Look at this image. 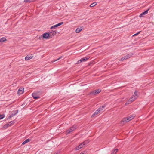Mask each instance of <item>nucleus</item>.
Instances as JSON below:
<instances>
[{"label": "nucleus", "mask_w": 154, "mask_h": 154, "mask_svg": "<svg viewBox=\"0 0 154 154\" xmlns=\"http://www.w3.org/2000/svg\"><path fill=\"white\" fill-rule=\"evenodd\" d=\"M85 153V152H82V153H81L80 154H84Z\"/></svg>", "instance_id": "obj_27"}, {"label": "nucleus", "mask_w": 154, "mask_h": 154, "mask_svg": "<svg viewBox=\"0 0 154 154\" xmlns=\"http://www.w3.org/2000/svg\"><path fill=\"white\" fill-rule=\"evenodd\" d=\"M6 39H0V42L2 43L6 41Z\"/></svg>", "instance_id": "obj_21"}, {"label": "nucleus", "mask_w": 154, "mask_h": 154, "mask_svg": "<svg viewBox=\"0 0 154 154\" xmlns=\"http://www.w3.org/2000/svg\"><path fill=\"white\" fill-rule=\"evenodd\" d=\"M83 29L82 26H81L80 28H77L75 32L76 33H79Z\"/></svg>", "instance_id": "obj_12"}, {"label": "nucleus", "mask_w": 154, "mask_h": 154, "mask_svg": "<svg viewBox=\"0 0 154 154\" xmlns=\"http://www.w3.org/2000/svg\"><path fill=\"white\" fill-rule=\"evenodd\" d=\"M32 57L31 56H26L25 57V59L26 60H29L32 59Z\"/></svg>", "instance_id": "obj_16"}, {"label": "nucleus", "mask_w": 154, "mask_h": 154, "mask_svg": "<svg viewBox=\"0 0 154 154\" xmlns=\"http://www.w3.org/2000/svg\"><path fill=\"white\" fill-rule=\"evenodd\" d=\"M14 122L13 121L11 122H9L7 124L5 125L4 126V128H7L8 127L11 125V124L14 123Z\"/></svg>", "instance_id": "obj_11"}, {"label": "nucleus", "mask_w": 154, "mask_h": 154, "mask_svg": "<svg viewBox=\"0 0 154 154\" xmlns=\"http://www.w3.org/2000/svg\"><path fill=\"white\" fill-rule=\"evenodd\" d=\"M131 56V55H130V54H127V55H126V56H125L121 58L120 59V61L124 60L125 59H126L128 58H130Z\"/></svg>", "instance_id": "obj_8"}, {"label": "nucleus", "mask_w": 154, "mask_h": 154, "mask_svg": "<svg viewBox=\"0 0 154 154\" xmlns=\"http://www.w3.org/2000/svg\"><path fill=\"white\" fill-rule=\"evenodd\" d=\"M105 105H104V106H103L100 107L98 109V110L100 112L102 111L103 109L104 108H105Z\"/></svg>", "instance_id": "obj_17"}, {"label": "nucleus", "mask_w": 154, "mask_h": 154, "mask_svg": "<svg viewBox=\"0 0 154 154\" xmlns=\"http://www.w3.org/2000/svg\"><path fill=\"white\" fill-rule=\"evenodd\" d=\"M30 141V140L29 139H26V140L24 141L23 143L22 144L23 145H24L25 144H26V143H28V142H29Z\"/></svg>", "instance_id": "obj_19"}, {"label": "nucleus", "mask_w": 154, "mask_h": 154, "mask_svg": "<svg viewBox=\"0 0 154 154\" xmlns=\"http://www.w3.org/2000/svg\"><path fill=\"white\" fill-rule=\"evenodd\" d=\"M17 111V112H16L13 113L12 115H11L10 117H12L13 116L15 115L16 113H17L18 112V111Z\"/></svg>", "instance_id": "obj_23"}, {"label": "nucleus", "mask_w": 154, "mask_h": 154, "mask_svg": "<svg viewBox=\"0 0 154 154\" xmlns=\"http://www.w3.org/2000/svg\"><path fill=\"white\" fill-rule=\"evenodd\" d=\"M149 8L146 10L144 12H142L141 14H140L139 17H143V15L146 14L148 13V11L149 10Z\"/></svg>", "instance_id": "obj_9"}, {"label": "nucleus", "mask_w": 154, "mask_h": 154, "mask_svg": "<svg viewBox=\"0 0 154 154\" xmlns=\"http://www.w3.org/2000/svg\"><path fill=\"white\" fill-rule=\"evenodd\" d=\"M100 112L98 109L92 115L91 117H94V116L98 114L99 113H100Z\"/></svg>", "instance_id": "obj_15"}, {"label": "nucleus", "mask_w": 154, "mask_h": 154, "mask_svg": "<svg viewBox=\"0 0 154 154\" xmlns=\"http://www.w3.org/2000/svg\"><path fill=\"white\" fill-rule=\"evenodd\" d=\"M4 117H5V116L4 115H0V120L3 119Z\"/></svg>", "instance_id": "obj_22"}, {"label": "nucleus", "mask_w": 154, "mask_h": 154, "mask_svg": "<svg viewBox=\"0 0 154 154\" xmlns=\"http://www.w3.org/2000/svg\"><path fill=\"white\" fill-rule=\"evenodd\" d=\"M63 23V22H60L55 25L52 26L51 27V29H55V28H56V27H57L62 24Z\"/></svg>", "instance_id": "obj_7"}, {"label": "nucleus", "mask_w": 154, "mask_h": 154, "mask_svg": "<svg viewBox=\"0 0 154 154\" xmlns=\"http://www.w3.org/2000/svg\"><path fill=\"white\" fill-rule=\"evenodd\" d=\"M97 4V3L96 2H94L92 3L90 5V6L91 7H93L94 6L96 5Z\"/></svg>", "instance_id": "obj_20"}, {"label": "nucleus", "mask_w": 154, "mask_h": 154, "mask_svg": "<svg viewBox=\"0 0 154 154\" xmlns=\"http://www.w3.org/2000/svg\"><path fill=\"white\" fill-rule=\"evenodd\" d=\"M32 95L34 99H38L39 98V97L35 93H32Z\"/></svg>", "instance_id": "obj_14"}, {"label": "nucleus", "mask_w": 154, "mask_h": 154, "mask_svg": "<svg viewBox=\"0 0 154 154\" xmlns=\"http://www.w3.org/2000/svg\"><path fill=\"white\" fill-rule=\"evenodd\" d=\"M88 143V142L87 141L86 142H84L82 143L78 147H76L75 149L76 150H78L79 149L82 148V147Z\"/></svg>", "instance_id": "obj_3"}, {"label": "nucleus", "mask_w": 154, "mask_h": 154, "mask_svg": "<svg viewBox=\"0 0 154 154\" xmlns=\"http://www.w3.org/2000/svg\"><path fill=\"white\" fill-rule=\"evenodd\" d=\"M118 149H114L112 152L111 154H115L117 152Z\"/></svg>", "instance_id": "obj_18"}, {"label": "nucleus", "mask_w": 154, "mask_h": 154, "mask_svg": "<svg viewBox=\"0 0 154 154\" xmlns=\"http://www.w3.org/2000/svg\"><path fill=\"white\" fill-rule=\"evenodd\" d=\"M50 34L48 33H45L43 35L39 36V38H48L50 36Z\"/></svg>", "instance_id": "obj_4"}, {"label": "nucleus", "mask_w": 154, "mask_h": 154, "mask_svg": "<svg viewBox=\"0 0 154 154\" xmlns=\"http://www.w3.org/2000/svg\"><path fill=\"white\" fill-rule=\"evenodd\" d=\"M135 116L134 115H131L127 118H124L123 119V121L126 122H128L129 121L132 120L134 117Z\"/></svg>", "instance_id": "obj_2"}, {"label": "nucleus", "mask_w": 154, "mask_h": 154, "mask_svg": "<svg viewBox=\"0 0 154 154\" xmlns=\"http://www.w3.org/2000/svg\"><path fill=\"white\" fill-rule=\"evenodd\" d=\"M2 38V39H3V38H5V37H2V38Z\"/></svg>", "instance_id": "obj_28"}, {"label": "nucleus", "mask_w": 154, "mask_h": 154, "mask_svg": "<svg viewBox=\"0 0 154 154\" xmlns=\"http://www.w3.org/2000/svg\"><path fill=\"white\" fill-rule=\"evenodd\" d=\"M89 58L88 57H85L84 58H82L78 61L77 63L79 64L82 62H85L89 59Z\"/></svg>", "instance_id": "obj_5"}, {"label": "nucleus", "mask_w": 154, "mask_h": 154, "mask_svg": "<svg viewBox=\"0 0 154 154\" xmlns=\"http://www.w3.org/2000/svg\"><path fill=\"white\" fill-rule=\"evenodd\" d=\"M138 97L137 91H135L134 93V95H133L127 101L126 104H128L134 100Z\"/></svg>", "instance_id": "obj_1"}, {"label": "nucleus", "mask_w": 154, "mask_h": 154, "mask_svg": "<svg viewBox=\"0 0 154 154\" xmlns=\"http://www.w3.org/2000/svg\"><path fill=\"white\" fill-rule=\"evenodd\" d=\"M62 57V56H61L60 57H59L58 59H57V60H55L54 61H53V62H54L55 61H57V60H59V59H61Z\"/></svg>", "instance_id": "obj_26"}, {"label": "nucleus", "mask_w": 154, "mask_h": 154, "mask_svg": "<svg viewBox=\"0 0 154 154\" xmlns=\"http://www.w3.org/2000/svg\"><path fill=\"white\" fill-rule=\"evenodd\" d=\"M76 128V127L75 126H73L72 127L67 131L66 132V134H68L70 133V132H72L73 130H74Z\"/></svg>", "instance_id": "obj_6"}, {"label": "nucleus", "mask_w": 154, "mask_h": 154, "mask_svg": "<svg viewBox=\"0 0 154 154\" xmlns=\"http://www.w3.org/2000/svg\"><path fill=\"white\" fill-rule=\"evenodd\" d=\"M140 32H138L137 33H135V34H134V35H133L132 36V37L133 36H135L136 35H138V34H139Z\"/></svg>", "instance_id": "obj_24"}, {"label": "nucleus", "mask_w": 154, "mask_h": 154, "mask_svg": "<svg viewBox=\"0 0 154 154\" xmlns=\"http://www.w3.org/2000/svg\"><path fill=\"white\" fill-rule=\"evenodd\" d=\"M24 91V90L23 88H21L19 89L18 91V94H22Z\"/></svg>", "instance_id": "obj_10"}, {"label": "nucleus", "mask_w": 154, "mask_h": 154, "mask_svg": "<svg viewBox=\"0 0 154 154\" xmlns=\"http://www.w3.org/2000/svg\"><path fill=\"white\" fill-rule=\"evenodd\" d=\"M100 91H101V90L100 89H98L97 90H96L94 91H93V92H92V93L93 94H98L99 93H100Z\"/></svg>", "instance_id": "obj_13"}, {"label": "nucleus", "mask_w": 154, "mask_h": 154, "mask_svg": "<svg viewBox=\"0 0 154 154\" xmlns=\"http://www.w3.org/2000/svg\"><path fill=\"white\" fill-rule=\"evenodd\" d=\"M52 35H55L56 33V32L55 31H53L52 32Z\"/></svg>", "instance_id": "obj_25"}]
</instances>
